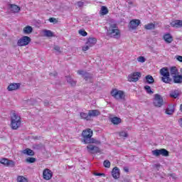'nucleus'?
Listing matches in <instances>:
<instances>
[{
    "label": "nucleus",
    "instance_id": "obj_1",
    "mask_svg": "<svg viewBox=\"0 0 182 182\" xmlns=\"http://www.w3.org/2000/svg\"><path fill=\"white\" fill-rule=\"evenodd\" d=\"M92 136L93 131H92V129H87L85 130H83L82 132V136L83 137L82 143H85V144H100V141H97L95 139V138H92Z\"/></svg>",
    "mask_w": 182,
    "mask_h": 182
},
{
    "label": "nucleus",
    "instance_id": "obj_2",
    "mask_svg": "<svg viewBox=\"0 0 182 182\" xmlns=\"http://www.w3.org/2000/svg\"><path fill=\"white\" fill-rule=\"evenodd\" d=\"M107 36H110V38L118 39L120 36V30L117 28V24H110L109 28L107 30Z\"/></svg>",
    "mask_w": 182,
    "mask_h": 182
},
{
    "label": "nucleus",
    "instance_id": "obj_3",
    "mask_svg": "<svg viewBox=\"0 0 182 182\" xmlns=\"http://www.w3.org/2000/svg\"><path fill=\"white\" fill-rule=\"evenodd\" d=\"M11 127L13 130H18L21 127V117L14 111L11 112Z\"/></svg>",
    "mask_w": 182,
    "mask_h": 182
},
{
    "label": "nucleus",
    "instance_id": "obj_4",
    "mask_svg": "<svg viewBox=\"0 0 182 182\" xmlns=\"http://www.w3.org/2000/svg\"><path fill=\"white\" fill-rule=\"evenodd\" d=\"M160 73L161 76H163L161 77L162 82H164V83H169L170 85L173 83V79L170 77V71H168V68H161L160 70Z\"/></svg>",
    "mask_w": 182,
    "mask_h": 182
},
{
    "label": "nucleus",
    "instance_id": "obj_5",
    "mask_svg": "<svg viewBox=\"0 0 182 182\" xmlns=\"http://www.w3.org/2000/svg\"><path fill=\"white\" fill-rule=\"evenodd\" d=\"M153 105L155 107H161L164 105L163 97L159 94H155L153 100Z\"/></svg>",
    "mask_w": 182,
    "mask_h": 182
},
{
    "label": "nucleus",
    "instance_id": "obj_6",
    "mask_svg": "<svg viewBox=\"0 0 182 182\" xmlns=\"http://www.w3.org/2000/svg\"><path fill=\"white\" fill-rule=\"evenodd\" d=\"M111 96L116 100H124V92L119 90H113L111 91Z\"/></svg>",
    "mask_w": 182,
    "mask_h": 182
},
{
    "label": "nucleus",
    "instance_id": "obj_7",
    "mask_svg": "<svg viewBox=\"0 0 182 182\" xmlns=\"http://www.w3.org/2000/svg\"><path fill=\"white\" fill-rule=\"evenodd\" d=\"M153 156L159 157V156H163L164 157H168L169 153L168 151L166 149H155L152 151Z\"/></svg>",
    "mask_w": 182,
    "mask_h": 182
},
{
    "label": "nucleus",
    "instance_id": "obj_8",
    "mask_svg": "<svg viewBox=\"0 0 182 182\" xmlns=\"http://www.w3.org/2000/svg\"><path fill=\"white\" fill-rule=\"evenodd\" d=\"M77 74L80 75L86 82H92V79H93V74L84 70H78Z\"/></svg>",
    "mask_w": 182,
    "mask_h": 182
},
{
    "label": "nucleus",
    "instance_id": "obj_9",
    "mask_svg": "<svg viewBox=\"0 0 182 182\" xmlns=\"http://www.w3.org/2000/svg\"><path fill=\"white\" fill-rule=\"evenodd\" d=\"M31 43V38L28 36H23L18 41V46H26Z\"/></svg>",
    "mask_w": 182,
    "mask_h": 182
},
{
    "label": "nucleus",
    "instance_id": "obj_10",
    "mask_svg": "<svg viewBox=\"0 0 182 182\" xmlns=\"http://www.w3.org/2000/svg\"><path fill=\"white\" fill-rule=\"evenodd\" d=\"M139 77H141V73H140L139 72H136L128 75V81L137 82Z\"/></svg>",
    "mask_w": 182,
    "mask_h": 182
},
{
    "label": "nucleus",
    "instance_id": "obj_11",
    "mask_svg": "<svg viewBox=\"0 0 182 182\" xmlns=\"http://www.w3.org/2000/svg\"><path fill=\"white\" fill-rule=\"evenodd\" d=\"M87 151L89 153H91L92 154H96L97 153H100V149L99 147L90 144L87 146Z\"/></svg>",
    "mask_w": 182,
    "mask_h": 182
},
{
    "label": "nucleus",
    "instance_id": "obj_12",
    "mask_svg": "<svg viewBox=\"0 0 182 182\" xmlns=\"http://www.w3.org/2000/svg\"><path fill=\"white\" fill-rule=\"evenodd\" d=\"M52 171L46 168L43 172V177L44 180H50L52 178Z\"/></svg>",
    "mask_w": 182,
    "mask_h": 182
},
{
    "label": "nucleus",
    "instance_id": "obj_13",
    "mask_svg": "<svg viewBox=\"0 0 182 182\" xmlns=\"http://www.w3.org/2000/svg\"><path fill=\"white\" fill-rule=\"evenodd\" d=\"M9 9L12 14H18L21 11V7L15 4H9Z\"/></svg>",
    "mask_w": 182,
    "mask_h": 182
},
{
    "label": "nucleus",
    "instance_id": "obj_14",
    "mask_svg": "<svg viewBox=\"0 0 182 182\" xmlns=\"http://www.w3.org/2000/svg\"><path fill=\"white\" fill-rule=\"evenodd\" d=\"M139 25H140V20L139 19L132 20L129 23V28H131V29H136V28H137V26H139Z\"/></svg>",
    "mask_w": 182,
    "mask_h": 182
},
{
    "label": "nucleus",
    "instance_id": "obj_15",
    "mask_svg": "<svg viewBox=\"0 0 182 182\" xmlns=\"http://www.w3.org/2000/svg\"><path fill=\"white\" fill-rule=\"evenodd\" d=\"M1 164H4V166H6V167H9V166H15L14 161L8 160L6 159H2L0 161Z\"/></svg>",
    "mask_w": 182,
    "mask_h": 182
},
{
    "label": "nucleus",
    "instance_id": "obj_16",
    "mask_svg": "<svg viewBox=\"0 0 182 182\" xmlns=\"http://www.w3.org/2000/svg\"><path fill=\"white\" fill-rule=\"evenodd\" d=\"M112 176L114 178L117 179L120 177V170L117 167H114L112 171Z\"/></svg>",
    "mask_w": 182,
    "mask_h": 182
},
{
    "label": "nucleus",
    "instance_id": "obj_17",
    "mask_svg": "<svg viewBox=\"0 0 182 182\" xmlns=\"http://www.w3.org/2000/svg\"><path fill=\"white\" fill-rule=\"evenodd\" d=\"M18 87H21V84H19V83H11L8 86L7 90L9 92H12V90H17V89Z\"/></svg>",
    "mask_w": 182,
    "mask_h": 182
},
{
    "label": "nucleus",
    "instance_id": "obj_18",
    "mask_svg": "<svg viewBox=\"0 0 182 182\" xmlns=\"http://www.w3.org/2000/svg\"><path fill=\"white\" fill-rule=\"evenodd\" d=\"M173 78V83H177L178 85H181L182 83V75L177 74L174 75Z\"/></svg>",
    "mask_w": 182,
    "mask_h": 182
},
{
    "label": "nucleus",
    "instance_id": "obj_19",
    "mask_svg": "<svg viewBox=\"0 0 182 182\" xmlns=\"http://www.w3.org/2000/svg\"><path fill=\"white\" fill-rule=\"evenodd\" d=\"M171 26H172V28H182V21L176 20V21H172L171 23Z\"/></svg>",
    "mask_w": 182,
    "mask_h": 182
},
{
    "label": "nucleus",
    "instance_id": "obj_20",
    "mask_svg": "<svg viewBox=\"0 0 182 182\" xmlns=\"http://www.w3.org/2000/svg\"><path fill=\"white\" fill-rule=\"evenodd\" d=\"M88 114L90 119V117H96V116H100V112L97 109L90 110L88 112Z\"/></svg>",
    "mask_w": 182,
    "mask_h": 182
},
{
    "label": "nucleus",
    "instance_id": "obj_21",
    "mask_svg": "<svg viewBox=\"0 0 182 182\" xmlns=\"http://www.w3.org/2000/svg\"><path fill=\"white\" fill-rule=\"evenodd\" d=\"M169 96L172 97V99H177V97L180 96V92L177 90H172L170 92Z\"/></svg>",
    "mask_w": 182,
    "mask_h": 182
},
{
    "label": "nucleus",
    "instance_id": "obj_22",
    "mask_svg": "<svg viewBox=\"0 0 182 182\" xmlns=\"http://www.w3.org/2000/svg\"><path fill=\"white\" fill-rule=\"evenodd\" d=\"M110 122L111 123H112V124H120V123H122V119L117 117H114L110 119Z\"/></svg>",
    "mask_w": 182,
    "mask_h": 182
},
{
    "label": "nucleus",
    "instance_id": "obj_23",
    "mask_svg": "<svg viewBox=\"0 0 182 182\" xmlns=\"http://www.w3.org/2000/svg\"><path fill=\"white\" fill-rule=\"evenodd\" d=\"M164 39L166 43H171L173 42V36L170 33L165 34L164 36Z\"/></svg>",
    "mask_w": 182,
    "mask_h": 182
},
{
    "label": "nucleus",
    "instance_id": "obj_24",
    "mask_svg": "<svg viewBox=\"0 0 182 182\" xmlns=\"http://www.w3.org/2000/svg\"><path fill=\"white\" fill-rule=\"evenodd\" d=\"M96 42H97V40L95 38H90L87 41V45H90L92 48V46H95V45H96Z\"/></svg>",
    "mask_w": 182,
    "mask_h": 182
},
{
    "label": "nucleus",
    "instance_id": "obj_25",
    "mask_svg": "<svg viewBox=\"0 0 182 182\" xmlns=\"http://www.w3.org/2000/svg\"><path fill=\"white\" fill-rule=\"evenodd\" d=\"M170 73L172 77H174V76L178 75V70L177 69V67H171L170 68Z\"/></svg>",
    "mask_w": 182,
    "mask_h": 182
},
{
    "label": "nucleus",
    "instance_id": "obj_26",
    "mask_svg": "<svg viewBox=\"0 0 182 182\" xmlns=\"http://www.w3.org/2000/svg\"><path fill=\"white\" fill-rule=\"evenodd\" d=\"M33 31V28H32V26H27L23 28V33L29 34V33H32Z\"/></svg>",
    "mask_w": 182,
    "mask_h": 182
},
{
    "label": "nucleus",
    "instance_id": "obj_27",
    "mask_svg": "<svg viewBox=\"0 0 182 182\" xmlns=\"http://www.w3.org/2000/svg\"><path fill=\"white\" fill-rule=\"evenodd\" d=\"M145 79L146 80V83L148 85H153L154 83V78H153V76L149 75L145 77Z\"/></svg>",
    "mask_w": 182,
    "mask_h": 182
},
{
    "label": "nucleus",
    "instance_id": "obj_28",
    "mask_svg": "<svg viewBox=\"0 0 182 182\" xmlns=\"http://www.w3.org/2000/svg\"><path fill=\"white\" fill-rule=\"evenodd\" d=\"M23 154H27V156H35V152L31 149H26L23 151Z\"/></svg>",
    "mask_w": 182,
    "mask_h": 182
},
{
    "label": "nucleus",
    "instance_id": "obj_29",
    "mask_svg": "<svg viewBox=\"0 0 182 182\" xmlns=\"http://www.w3.org/2000/svg\"><path fill=\"white\" fill-rule=\"evenodd\" d=\"M80 116L81 119H83L84 120L89 121L90 120V117L89 116V114L85 113V112H80Z\"/></svg>",
    "mask_w": 182,
    "mask_h": 182
},
{
    "label": "nucleus",
    "instance_id": "obj_30",
    "mask_svg": "<svg viewBox=\"0 0 182 182\" xmlns=\"http://www.w3.org/2000/svg\"><path fill=\"white\" fill-rule=\"evenodd\" d=\"M67 82L69 83L71 86H76V81L73 80L72 77L70 76H66Z\"/></svg>",
    "mask_w": 182,
    "mask_h": 182
},
{
    "label": "nucleus",
    "instance_id": "obj_31",
    "mask_svg": "<svg viewBox=\"0 0 182 182\" xmlns=\"http://www.w3.org/2000/svg\"><path fill=\"white\" fill-rule=\"evenodd\" d=\"M166 114H173L174 113V107L170 105L166 110Z\"/></svg>",
    "mask_w": 182,
    "mask_h": 182
},
{
    "label": "nucleus",
    "instance_id": "obj_32",
    "mask_svg": "<svg viewBox=\"0 0 182 182\" xmlns=\"http://www.w3.org/2000/svg\"><path fill=\"white\" fill-rule=\"evenodd\" d=\"M43 33L47 38H52L53 36V33L50 30H44Z\"/></svg>",
    "mask_w": 182,
    "mask_h": 182
},
{
    "label": "nucleus",
    "instance_id": "obj_33",
    "mask_svg": "<svg viewBox=\"0 0 182 182\" xmlns=\"http://www.w3.org/2000/svg\"><path fill=\"white\" fill-rule=\"evenodd\" d=\"M144 90H146L148 95H153V93H154V91L151 90V87L149 85L144 86Z\"/></svg>",
    "mask_w": 182,
    "mask_h": 182
},
{
    "label": "nucleus",
    "instance_id": "obj_34",
    "mask_svg": "<svg viewBox=\"0 0 182 182\" xmlns=\"http://www.w3.org/2000/svg\"><path fill=\"white\" fill-rule=\"evenodd\" d=\"M101 14L102 15H107L109 14V10L107 9V7L102 6L101 7Z\"/></svg>",
    "mask_w": 182,
    "mask_h": 182
},
{
    "label": "nucleus",
    "instance_id": "obj_35",
    "mask_svg": "<svg viewBox=\"0 0 182 182\" xmlns=\"http://www.w3.org/2000/svg\"><path fill=\"white\" fill-rule=\"evenodd\" d=\"M155 27L156 26L154 25V23H148L144 26L145 29H147V30L154 29Z\"/></svg>",
    "mask_w": 182,
    "mask_h": 182
},
{
    "label": "nucleus",
    "instance_id": "obj_36",
    "mask_svg": "<svg viewBox=\"0 0 182 182\" xmlns=\"http://www.w3.org/2000/svg\"><path fill=\"white\" fill-rule=\"evenodd\" d=\"M17 181L18 182H28V179L25 178L24 176H18L17 178Z\"/></svg>",
    "mask_w": 182,
    "mask_h": 182
},
{
    "label": "nucleus",
    "instance_id": "obj_37",
    "mask_svg": "<svg viewBox=\"0 0 182 182\" xmlns=\"http://www.w3.org/2000/svg\"><path fill=\"white\" fill-rule=\"evenodd\" d=\"M104 167H105L106 168H110V161L109 160H105L104 161Z\"/></svg>",
    "mask_w": 182,
    "mask_h": 182
},
{
    "label": "nucleus",
    "instance_id": "obj_38",
    "mask_svg": "<svg viewBox=\"0 0 182 182\" xmlns=\"http://www.w3.org/2000/svg\"><path fill=\"white\" fill-rule=\"evenodd\" d=\"M53 49L57 53H62V48L58 46H54Z\"/></svg>",
    "mask_w": 182,
    "mask_h": 182
},
{
    "label": "nucleus",
    "instance_id": "obj_39",
    "mask_svg": "<svg viewBox=\"0 0 182 182\" xmlns=\"http://www.w3.org/2000/svg\"><path fill=\"white\" fill-rule=\"evenodd\" d=\"M26 163H30V164L35 163V161H36V159L28 157L26 159Z\"/></svg>",
    "mask_w": 182,
    "mask_h": 182
},
{
    "label": "nucleus",
    "instance_id": "obj_40",
    "mask_svg": "<svg viewBox=\"0 0 182 182\" xmlns=\"http://www.w3.org/2000/svg\"><path fill=\"white\" fill-rule=\"evenodd\" d=\"M42 147H43L42 144H34L33 146V148L35 149L36 150H41Z\"/></svg>",
    "mask_w": 182,
    "mask_h": 182
},
{
    "label": "nucleus",
    "instance_id": "obj_41",
    "mask_svg": "<svg viewBox=\"0 0 182 182\" xmlns=\"http://www.w3.org/2000/svg\"><path fill=\"white\" fill-rule=\"evenodd\" d=\"M92 48L87 43H86L85 46L82 47L83 52H86V50H89Z\"/></svg>",
    "mask_w": 182,
    "mask_h": 182
},
{
    "label": "nucleus",
    "instance_id": "obj_42",
    "mask_svg": "<svg viewBox=\"0 0 182 182\" xmlns=\"http://www.w3.org/2000/svg\"><path fill=\"white\" fill-rule=\"evenodd\" d=\"M120 137H129V134L126 132H119Z\"/></svg>",
    "mask_w": 182,
    "mask_h": 182
},
{
    "label": "nucleus",
    "instance_id": "obj_43",
    "mask_svg": "<svg viewBox=\"0 0 182 182\" xmlns=\"http://www.w3.org/2000/svg\"><path fill=\"white\" fill-rule=\"evenodd\" d=\"M138 62H141V63H144V62H146V58L143 56H139L137 58Z\"/></svg>",
    "mask_w": 182,
    "mask_h": 182
},
{
    "label": "nucleus",
    "instance_id": "obj_44",
    "mask_svg": "<svg viewBox=\"0 0 182 182\" xmlns=\"http://www.w3.org/2000/svg\"><path fill=\"white\" fill-rule=\"evenodd\" d=\"M79 33L82 36H87V32L85 31V30H80Z\"/></svg>",
    "mask_w": 182,
    "mask_h": 182
},
{
    "label": "nucleus",
    "instance_id": "obj_45",
    "mask_svg": "<svg viewBox=\"0 0 182 182\" xmlns=\"http://www.w3.org/2000/svg\"><path fill=\"white\" fill-rule=\"evenodd\" d=\"M77 6H78V8H82V6H83L84 3L83 1H77L76 4Z\"/></svg>",
    "mask_w": 182,
    "mask_h": 182
},
{
    "label": "nucleus",
    "instance_id": "obj_46",
    "mask_svg": "<svg viewBox=\"0 0 182 182\" xmlns=\"http://www.w3.org/2000/svg\"><path fill=\"white\" fill-rule=\"evenodd\" d=\"M94 176H102L103 177H105V173L95 172L94 173Z\"/></svg>",
    "mask_w": 182,
    "mask_h": 182
},
{
    "label": "nucleus",
    "instance_id": "obj_47",
    "mask_svg": "<svg viewBox=\"0 0 182 182\" xmlns=\"http://www.w3.org/2000/svg\"><path fill=\"white\" fill-rule=\"evenodd\" d=\"M49 22H50L51 23H53V22H56V18H49Z\"/></svg>",
    "mask_w": 182,
    "mask_h": 182
},
{
    "label": "nucleus",
    "instance_id": "obj_48",
    "mask_svg": "<svg viewBox=\"0 0 182 182\" xmlns=\"http://www.w3.org/2000/svg\"><path fill=\"white\" fill-rule=\"evenodd\" d=\"M50 76H53L54 77H56V76H58V73L56 72L51 73H50Z\"/></svg>",
    "mask_w": 182,
    "mask_h": 182
},
{
    "label": "nucleus",
    "instance_id": "obj_49",
    "mask_svg": "<svg viewBox=\"0 0 182 182\" xmlns=\"http://www.w3.org/2000/svg\"><path fill=\"white\" fill-rule=\"evenodd\" d=\"M176 59H177V60H178V62H182V56L181 55H177Z\"/></svg>",
    "mask_w": 182,
    "mask_h": 182
},
{
    "label": "nucleus",
    "instance_id": "obj_50",
    "mask_svg": "<svg viewBox=\"0 0 182 182\" xmlns=\"http://www.w3.org/2000/svg\"><path fill=\"white\" fill-rule=\"evenodd\" d=\"M44 105H45V106H49V101L45 100V101H44Z\"/></svg>",
    "mask_w": 182,
    "mask_h": 182
},
{
    "label": "nucleus",
    "instance_id": "obj_51",
    "mask_svg": "<svg viewBox=\"0 0 182 182\" xmlns=\"http://www.w3.org/2000/svg\"><path fill=\"white\" fill-rule=\"evenodd\" d=\"M179 126L182 127V118L178 119Z\"/></svg>",
    "mask_w": 182,
    "mask_h": 182
},
{
    "label": "nucleus",
    "instance_id": "obj_52",
    "mask_svg": "<svg viewBox=\"0 0 182 182\" xmlns=\"http://www.w3.org/2000/svg\"><path fill=\"white\" fill-rule=\"evenodd\" d=\"M124 171L126 173H129V169H128V168L124 167Z\"/></svg>",
    "mask_w": 182,
    "mask_h": 182
},
{
    "label": "nucleus",
    "instance_id": "obj_53",
    "mask_svg": "<svg viewBox=\"0 0 182 182\" xmlns=\"http://www.w3.org/2000/svg\"><path fill=\"white\" fill-rule=\"evenodd\" d=\"M128 4H129V5H133V2L132 1H129Z\"/></svg>",
    "mask_w": 182,
    "mask_h": 182
},
{
    "label": "nucleus",
    "instance_id": "obj_54",
    "mask_svg": "<svg viewBox=\"0 0 182 182\" xmlns=\"http://www.w3.org/2000/svg\"><path fill=\"white\" fill-rule=\"evenodd\" d=\"M180 110H181V112H182V104L180 106Z\"/></svg>",
    "mask_w": 182,
    "mask_h": 182
},
{
    "label": "nucleus",
    "instance_id": "obj_55",
    "mask_svg": "<svg viewBox=\"0 0 182 182\" xmlns=\"http://www.w3.org/2000/svg\"><path fill=\"white\" fill-rule=\"evenodd\" d=\"M36 140H38V139H39V137L38 136H35V138H34Z\"/></svg>",
    "mask_w": 182,
    "mask_h": 182
},
{
    "label": "nucleus",
    "instance_id": "obj_56",
    "mask_svg": "<svg viewBox=\"0 0 182 182\" xmlns=\"http://www.w3.org/2000/svg\"><path fill=\"white\" fill-rule=\"evenodd\" d=\"M180 72L181 73H182V68L180 69Z\"/></svg>",
    "mask_w": 182,
    "mask_h": 182
},
{
    "label": "nucleus",
    "instance_id": "obj_57",
    "mask_svg": "<svg viewBox=\"0 0 182 182\" xmlns=\"http://www.w3.org/2000/svg\"><path fill=\"white\" fill-rule=\"evenodd\" d=\"M156 167H160V165H156Z\"/></svg>",
    "mask_w": 182,
    "mask_h": 182
}]
</instances>
